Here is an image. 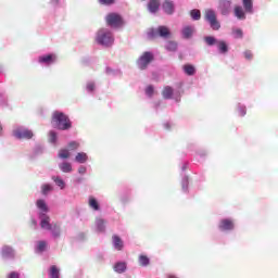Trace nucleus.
<instances>
[{
	"mask_svg": "<svg viewBox=\"0 0 278 278\" xmlns=\"http://www.w3.org/2000/svg\"><path fill=\"white\" fill-rule=\"evenodd\" d=\"M52 127L59 131H68L73 129V122L66 113L56 110L52 113Z\"/></svg>",
	"mask_w": 278,
	"mask_h": 278,
	"instance_id": "f257e3e1",
	"label": "nucleus"
},
{
	"mask_svg": "<svg viewBox=\"0 0 278 278\" xmlns=\"http://www.w3.org/2000/svg\"><path fill=\"white\" fill-rule=\"evenodd\" d=\"M96 42L100 47H112L114 45V33L110 28H100L96 34Z\"/></svg>",
	"mask_w": 278,
	"mask_h": 278,
	"instance_id": "f03ea898",
	"label": "nucleus"
},
{
	"mask_svg": "<svg viewBox=\"0 0 278 278\" xmlns=\"http://www.w3.org/2000/svg\"><path fill=\"white\" fill-rule=\"evenodd\" d=\"M204 42L207 47H214L216 45L217 51L220 55H227V53H229V43L225 40H218L214 36H205Z\"/></svg>",
	"mask_w": 278,
	"mask_h": 278,
	"instance_id": "7ed1b4c3",
	"label": "nucleus"
},
{
	"mask_svg": "<svg viewBox=\"0 0 278 278\" xmlns=\"http://www.w3.org/2000/svg\"><path fill=\"white\" fill-rule=\"evenodd\" d=\"M170 28L165 25H160L159 27L149 28L147 36L149 40H153L155 38H163L164 40H168L170 38Z\"/></svg>",
	"mask_w": 278,
	"mask_h": 278,
	"instance_id": "20e7f679",
	"label": "nucleus"
},
{
	"mask_svg": "<svg viewBox=\"0 0 278 278\" xmlns=\"http://www.w3.org/2000/svg\"><path fill=\"white\" fill-rule=\"evenodd\" d=\"M12 136L15 140H31L34 131L25 126H15Z\"/></svg>",
	"mask_w": 278,
	"mask_h": 278,
	"instance_id": "39448f33",
	"label": "nucleus"
},
{
	"mask_svg": "<svg viewBox=\"0 0 278 278\" xmlns=\"http://www.w3.org/2000/svg\"><path fill=\"white\" fill-rule=\"evenodd\" d=\"M204 21L210 25L213 31H218V29H220V22L218 21V16L214 9H207L205 11Z\"/></svg>",
	"mask_w": 278,
	"mask_h": 278,
	"instance_id": "423d86ee",
	"label": "nucleus"
},
{
	"mask_svg": "<svg viewBox=\"0 0 278 278\" xmlns=\"http://www.w3.org/2000/svg\"><path fill=\"white\" fill-rule=\"evenodd\" d=\"M189 164L190 163H188V162H182V165H181L180 186H181V192H184V194H189V192H190V176H188L186 174V170H188Z\"/></svg>",
	"mask_w": 278,
	"mask_h": 278,
	"instance_id": "0eeeda50",
	"label": "nucleus"
},
{
	"mask_svg": "<svg viewBox=\"0 0 278 278\" xmlns=\"http://www.w3.org/2000/svg\"><path fill=\"white\" fill-rule=\"evenodd\" d=\"M155 60V55L151 51H146L137 60L136 64L139 71H147L149 68V64Z\"/></svg>",
	"mask_w": 278,
	"mask_h": 278,
	"instance_id": "6e6552de",
	"label": "nucleus"
},
{
	"mask_svg": "<svg viewBox=\"0 0 278 278\" xmlns=\"http://www.w3.org/2000/svg\"><path fill=\"white\" fill-rule=\"evenodd\" d=\"M217 12L220 16H229L233 12V1L231 0H218Z\"/></svg>",
	"mask_w": 278,
	"mask_h": 278,
	"instance_id": "1a4fd4ad",
	"label": "nucleus"
},
{
	"mask_svg": "<svg viewBox=\"0 0 278 278\" xmlns=\"http://www.w3.org/2000/svg\"><path fill=\"white\" fill-rule=\"evenodd\" d=\"M217 229L222 233H231V231L236 229V222H233V218H230V217L222 218L218 222Z\"/></svg>",
	"mask_w": 278,
	"mask_h": 278,
	"instance_id": "9d476101",
	"label": "nucleus"
},
{
	"mask_svg": "<svg viewBox=\"0 0 278 278\" xmlns=\"http://www.w3.org/2000/svg\"><path fill=\"white\" fill-rule=\"evenodd\" d=\"M0 257L3 262H14V260H16V250L12 245H2L0 249Z\"/></svg>",
	"mask_w": 278,
	"mask_h": 278,
	"instance_id": "9b49d317",
	"label": "nucleus"
},
{
	"mask_svg": "<svg viewBox=\"0 0 278 278\" xmlns=\"http://www.w3.org/2000/svg\"><path fill=\"white\" fill-rule=\"evenodd\" d=\"M105 21L109 27H114V28L123 27L125 23L123 21V16H121V14L118 13H109L105 17Z\"/></svg>",
	"mask_w": 278,
	"mask_h": 278,
	"instance_id": "f8f14e48",
	"label": "nucleus"
},
{
	"mask_svg": "<svg viewBox=\"0 0 278 278\" xmlns=\"http://www.w3.org/2000/svg\"><path fill=\"white\" fill-rule=\"evenodd\" d=\"M58 62V55L55 53H47L38 56V64L41 66H53Z\"/></svg>",
	"mask_w": 278,
	"mask_h": 278,
	"instance_id": "ddd939ff",
	"label": "nucleus"
},
{
	"mask_svg": "<svg viewBox=\"0 0 278 278\" xmlns=\"http://www.w3.org/2000/svg\"><path fill=\"white\" fill-rule=\"evenodd\" d=\"M164 14L167 16H173L175 14L177 7L175 5V1L173 0H164L162 5H161Z\"/></svg>",
	"mask_w": 278,
	"mask_h": 278,
	"instance_id": "4468645a",
	"label": "nucleus"
},
{
	"mask_svg": "<svg viewBox=\"0 0 278 278\" xmlns=\"http://www.w3.org/2000/svg\"><path fill=\"white\" fill-rule=\"evenodd\" d=\"M38 218L40 220L39 225L41 229H43L45 231L51 229V226L53 224H51V217H49L47 213H38Z\"/></svg>",
	"mask_w": 278,
	"mask_h": 278,
	"instance_id": "2eb2a0df",
	"label": "nucleus"
},
{
	"mask_svg": "<svg viewBox=\"0 0 278 278\" xmlns=\"http://www.w3.org/2000/svg\"><path fill=\"white\" fill-rule=\"evenodd\" d=\"M247 10L242 5H235L233 15L238 21H247Z\"/></svg>",
	"mask_w": 278,
	"mask_h": 278,
	"instance_id": "dca6fc26",
	"label": "nucleus"
},
{
	"mask_svg": "<svg viewBox=\"0 0 278 278\" xmlns=\"http://www.w3.org/2000/svg\"><path fill=\"white\" fill-rule=\"evenodd\" d=\"M113 270L117 275H123L124 273H127V262L125 261H117L113 265Z\"/></svg>",
	"mask_w": 278,
	"mask_h": 278,
	"instance_id": "f3484780",
	"label": "nucleus"
},
{
	"mask_svg": "<svg viewBox=\"0 0 278 278\" xmlns=\"http://www.w3.org/2000/svg\"><path fill=\"white\" fill-rule=\"evenodd\" d=\"M112 243H113V249L115 251H123V249H125V242L118 235H113Z\"/></svg>",
	"mask_w": 278,
	"mask_h": 278,
	"instance_id": "a211bd4d",
	"label": "nucleus"
},
{
	"mask_svg": "<svg viewBox=\"0 0 278 278\" xmlns=\"http://www.w3.org/2000/svg\"><path fill=\"white\" fill-rule=\"evenodd\" d=\"M47 231H50V233H51L52 238H54V240H58V238H60V236H62V228L58 224H52L50 226V228L47 229Z\"/></svg>",
	"mask_w": 278,
	"mask_h": 278,
	"instance_id": "6ab92c4d",
	"label": "nucleus"
},
{
	"mask_svg": "<svg viewBox=\"0 0 278 278\" xmlns=\"http://www.w3.org/2000/svg\"><path fill=\"white\" fill-rule=\"evenodd\" d=\"M36 206L39 211V214H49V205H47V201L43 199H38L36 201Z\"/></svg>",
	"mask_w": 278,
	"mask_h": 278,
	"instance_id": "aec40b11",
	"label": "nucleus"
},
{
	"mask_svg": "<svg viewBox=\"0 0 278 278\" xmlns=\"http://www.w3.org/2000/svg\"><path fill=\"white\" fill-rule=\"evenodd\" d=\"M148 12L150 14H157L160 12V0H150L148 2Z\"/></svg>",
	"mask_w": 278,
	"mask_h": 278,
	"instance_id": "412c9836",
	"label": "nucleus"
},
{
	"mask_svg": "<svg viewBox=\"0 0 278 278\" xmlns=\"http://www.w3.org/2000/svg\"><path fill=\"white\" fill-rule=\"evenodd\" d=\"M88 205L93 212H101V204L99 203V200L97 198L90 195L88 199Z\"/></svg>",
	"mask_w": 278,
	"mask_h": 278,
	"instance_id": "4be33fe9",
	"label": "nucleus"
},
{
	"mask_svg": "<svg viewBox=\"0 0 278 278\" xmlns=\"http://www.w3.org/2000/svg\"><path fill=\"white\" fill-rule=\"evenodd\" d=\"M45 153V147L37 144L33 149V152L29 154V160H36V157L42 155Z\"/></svg>",
	"mask_w": 278,
	"mask_h": 278,
	"instance_id": "5701e85b",
	"label": "nucleus"
},
{
	"mask_svg": "<svg viewBox=\"0 0 278 278\" xmlns=\"http://www.w3.org/2000/svg\"><path fill=\"white\" fill-rule=\"evenodd\" d=\"M182 71L185 73V75H188V77H192L194 75H197V67H194V65L187 63L182 66Z\"/></svg>",
	"mask_w": 278,
	"mask_h": 278,
	"instance_id": "b1692460",
	"label": "nucleus"
},
{
	"mask_svg": "<svg viewBox=\"0 0 278 278\" xmlns=\"http://www.w3.org/2000/svg\"><path fill=\"white\" fill-rule=\"evenodd\" d=\"M193 34H194V29L192 28V26H185L181 29V36L185 40H190Z\"/></svg>",
	"mask_w": 278,
	"mask_h": 278,
	"instance_id": "393cba45",
	"label": "nucleus"
},
{
	"mask_svg": "<svg viewBox=\"0 0 278 278\" xmlns=\"http://www.w3.org/2000/svg\"><path fill=\"white\" fill-rule=\"evenodd\" d=\"M105 74L110 77H123V71H121L119 68L114 70L110 66L105 67Z\"/></svg>",
	"mask_w": 278,
	"mask_h": 278,
	"instance_id": "a878e982",
	"label": "nucleus"
},
{
	"mask_svg": "<svg viewBox=\"0 0 278 278\" xmlns=\"http://www.w3.org/2000/svg\"><path fill=\"white\" fill-rule=\"evenodd\" d=\"M59 169L61 173H73V164L67 161H63L62 163H59Z\"/></svg>",
	"mask_w": 278,
	"mask_h": 278,
	"instance_id": "bb28decb",
	"label": "nucleus"
},
{
	"mask_svg": "<svg viewBox=\"0 0 278 278\" xmlns=\"http://www.w3.org/2000/svg\"><path fill=\"white\" fill-rule=\"evenodd\" d=\"M96 229L98 233H105V219L97 217L96 218Z\"/></svg>",
	"mask_w": 278,
	"mask_h": 278,
	"instance_id": "cd10ccee",
	"label": "nucleus"
},
{
	"mask_svg": "<svg viewBox=\"0 0 278 278\" xmlns=\"http://www.w3.org/2000/svg\"><path fill=\"white\" fill-rule=\"evenodd\" d=\"M242 7L245 10L247 14L255 13V10L253 9V0H242Z\"/></svg>",
	"mask_w": 278,
	"mask_h": 278,
	"instance_id": "c85d7f7f",
	"label": "nucleus"
},
{
	"mask_svg": "<svg viewBox=\"0 0 278 278\" xmlns=\"http://www.w3.org/2000/svg\"><path fill=\"white\" fill-rule=\"evenodd\" d=\"M51 179L60 190H64L66 188V181H64L62 177L52 176Z\"/></svg>",
	"mask_w": 278,
	"mask_h": 278,
	"instance_id": "c756f323",
	"label": "nucleus"
},
{
	"mask_svg": "<svg viewBox=\"0 0 278 278\" xmlns=\"http://www.w3.org/2000/svg\"><path fill=\"white\" fill-rule=\"evenodd\" d=\"M85 90L88 94H94V90H97V83H94V80H88L86 83Z\"/></svg>",
	"mask_w": 278,
	"mask_h": 278,
	"instance_id": "7c9ffc66",
	"label": "nucleus"
},
{
	"mask_svg": "<svg viewBox=\"0 0 278 278\" xmlns=\"http://www.w3.org/2000/svg\"><path fill=\"white\" fill-rule=\"evenodd\" d=\"M75 162L77 164H86L88 162V154L86 152H78L75 155Z\"/></svg>",
	"mask_w": 278,
	"mask_h": 278,
	"instance_id": "2f4dec72",
	"label": "nucleus"
},
{
	"mask_svg": "<svg viewBox=\"0 0 278 278\" xmlns=\"http://www.w3.org/2000/svg\"><path fill=\"white\" fill-rule=\"evenodd\" d=\"M119 201L123 205H127L129 201H131V192L130 191H124L119 194Z\"/></svg>",
	"mask_w": 278,
	"mask_h": 278,
	"instance_id": "473e14b6",
	"label": "nucleus"
},
{
	"mask_svg": "<svg viewBox=\"0 0 278 278\" xmlns=\"http://www.w3.org/2000/svg\"><path fill=\"white\" fill-rule=\"evenodd\" d=\"M48 142H50V144H53V147L58 146V131H55V130H50L49 131Z\"/></svg>",
	"mask_w": 278,
	"mask_h": 278,
	"instance_id": "72a5a7b5",
	"label": "nucleus"
},
{
	"mask_svg": "<svg viewBox=\"0 0 278 278\" xmlns=\"http://www.w3.org/2000/svg\"><path fill=\"white\" fill-rule=\"evenodd\" d=\"M35 251L36 253H45V251H47V241L45 240L37 241L35 245Z\"/></svg>",
	"mask_w": 278,
	"mask_h": 278,
	"instance_id": "f704fd0d",
	"label": "nucleus"
},
{
	"mask_svg": "<svg viewBox=\"0 0 278 278\" xmlns=\"http://www.w3.org/2000/svg\"><path fill=\"white\" fill-rule=\"evenodd\" d=\"M174 92L175 91L173 90V87H170V86L164 87L163 92H162L163 99H166V100L173 99Z\"/></svg>",
	"mask_w": 278,
	"mask_h": 278,
	"instance_id": "c9c22d12",
	"label": "nucleus"
},
{
	"mask_svg": "<svg viewBox=\"0 0 278 278\" xmlns=\"http://www.w3.org/2000/svg\"><path fill=\"white\" fill-rule=\"evenodd\" d=\"M179 45L176 41H167L165 45L166 51H169L172 53H175L177 51Z\"/></svg>",
	"mask_w": 278,
	"mask_h": 278,
	"instance_id": "e433bc0d",
	"label": "nucleus"
},
{
	"mask_svg": "<svg viewBox=\"0 0 278 278\" xmlns=\"http://www.w3.org/2000/svg\"><path fill=\"white\" fill-rule=\"evenodd\" d=\"M49 277L50 278H60V268H58V266H55V265L50 266Z\"/></svg>",
	"mask_w": 278,
	"mask_h": 278,
	"instance_id": "4c0bfd02",
	"label": "nucleus"
},
{
	"mask_svg": "<svg viewBox=\"0 0 278 278\" xmlns=\"http://www.w3.org/2000/svg\"><path fill=\"white\" fill-rule=\"evenodd\" d=\"M232 37L236 40H241V38H244V31H242V28H232Z\"/></svg>",
	"mask_w": 278,
	"mask_h": 278,
	"instance_id": "58836bf2",
	"label": "nucleus"
},
{
	"mask_svg": "<svg viewBox=\"0 0 278 278\" xmlns=\"http://www.w3.org/2000/svg\"><path fill=\"white\" fill-rule=\"evenodd\" d=\"M49 192H53V185L43 184L41 186V194H43V197H47V194H49Z\"/></svg>",
	"mask_w": 278,
	"mask_h": 278,
	"instance_id": "ea45409f",
	"label": "nucleus"
},
{
	"mask_svg": "<svg viewBox=\"0 0 278 278\" xmlns=\"http://www.w3.org/2000/svg\"><path fill=\"white\" fill-rule=\"evenodd\" d=\"M139 264L140 266L147 267L149 264H151V258L149 256L141 254L139 256Z\"/></svg>",
	"mask_w": 278,
	"mask_h": 278,
	"instance_id": "a19ab883",
	"label": "nucleus"
},
{
	"mask_svg": "<svg viewBox=\"0 0 278 278\" xmlns=\"http://www.w3.org/2000/svg\"><path fill=\"white\" fill-rule=\"evenodd\" d=\"M190 17L193 21H201V10L199 9H193L190 11Z\"/></svg>",
	"mask_w": 278,
	"mask_h": 278,
	"instance_id": "79ce46f5",
	"label": "nucleus"
},
{
	"mask_svg": "<svg viewBox=\"0 0 278 278\" xmlns=\"http://www.w3.org/2000/svg\"><path fill=\"white\" fill-rule=\"evenodd\" d=\"M0 105L8 108V94H5V91H0Z\"/></svg>",
	"mask_w": 278,
	"mask_h": 278,
	"instance_id": "37998d69",
	"label": "nucleus"
},
{
	"mask_svg": "<svg viewBox=\"0 0 278 278\" xmlns=\"http://www.w3.org/2000/svg\"><path fill=\"white\" fill-rule=\"evenodd\" d=\"M237 112L239 114V116H247V105L242 104V103H238L237 104Z\"/></svg>",
	"mask_w": 278,
	"mask_h": 278,
	"instance_id": "c03bdc74",
	"label": "nucleus"
},
{
	"mask_svg": "<svg viewBox=\"0 0 278 278\" xmlns=\"http://www.w3.org/2000/svg\"><path fill=\"white\" fill-rule=\"evenodd\" d=\"M59 157L60 160H68V157H71V152L67 149H61L59 151Z\"/></svg>",
	"mask_w": 278,
	"mask_h": 278,
	"instance_id": "a18cd8bd",
	"label": "nucleus"
},
{
	"mask_svg": "<svg viewBox=\"0 0 278 278\" xmlns=\"http://www.w3.org/2000/svg\"><path fill=\"white\" fill-rule=\"evenodd\" d=\"M67 148L70 151H76V149H79V143L77 141H70Z\"/></svg>",
	"mask_w": 278,
	"mask_h": 278,
	"instance_id": "49530a36",
	"label": "nucleus"
},
{
	"mask_svg": "<svg viewBox=\"0 0 278 278\" xmlns=\"http://www.w3.org/2000/svg\"><path fill=\"white\" fill-rule=\"evenodd\" d=\"M155 92V88L153 87V85H149L146 88V94L147 97H153V93Z\"/></svg>",
	"mask_w": 278,
	"mask_h": 278,
	"instance_id": "de8ad7c7",
	"label": "nucleus"
},
{
	"mask_svg": "<svg viewBox=\"0 0 278 278\" xmlns=\"http://www.w3.org/2000/svg\"><path fill=\"white\" fill-rule=\"evenodd\" d=\"M243 58H245V60H248L249 62H251V60H253V52L251 50H245L243 52Z\"/></svg>",
	"mask_w": 278,
	"mask_h": 278,
	"instance_id": "09e8293b",
	"label": "nucleus"
},
{
	"mask_svg": "<svg viewBox=\"0 0 278 278\" xmlns=\"http://www.w3.org/2000/svg\"><path fill=\"white\" fill-rule=\"evenodd\" d=\"M99 3H101V5H114L116 0H99Z\"/></svg>",
	"mask_w": 278,
	"mask_h": 278,
	"instance_id": "8fccbe9b",
	"label": "nucleus"
},
{
	"mask_svg": "<svg viewBox=\"0 0 278 278\" xmlns=\"http://www.w3.org/2000/svg\"><path fill=\"white\" fill-rule=\"evenodd\" d=\"M197 154L199 157H201V160H205V157H207V150H199Z\"/></svg>",
	"mask_w": 278,
	"mask_h": 278,
	"instance_id": "3c124183",
	"label": "nucleus"
},
{
	"mask_svg": "<svg viewBox=\"0 0 278 278\" xmlns=\"http://www.w3.org/2000/svg\"><path fill=\"white\" fill-rule=\"evenodd\" d=\"M86 173H88V167H86L85 165H80L78 167V175H86Z\"/></svg>",
	"mask_w": 278,
	"mask_h": 278,
	"instance_id": "603ef678",
	"label": "nucleus"
},
{
	"mask_svg": "<svg viewBox=\"0 0 278 278\" xmlns=\"http://www.w3.org/2000/svg\"><path fill=\"white\" fill-rule=\"evenodd\" d=\"M8 278H21V273L11 271V273H9Z\"/></svg>",
	"mask_w": 278,
	"mask_h": 278,
	"instance_id": "864d4df0",
	"label": "nucleus"
},
{
	"mask_svg": "<svg viewBox=\"0 0 278 278\" xmlns=\"http://www.w3.org/2000/svg\"><path fill=\"white\" fill-rule=\"evenodd\" d=\"M31 228L33 229H38V220H36V218L31 219Z\"/></svg>",
	"mask_w": 278,
	"mask_h": 278,
	"instance_id": "5fc2aeb1",
	"label": "nucleus"
},
{
	"mask_svg": "<svg viewBox=\"0 0 278 278\" xmlns=\"http://www.w3.org/2000/svg\"><path fill=\"white\" fill-rule=\"evenodd\" d=\"M83 64H85L86 66H88V64H90V58H85V59H83Z\"/></svg>",
	"mask_w": 278,
	"mask_h": 278,
	"instance_id": "6e6d98bb",
	"label": "nucleus"
},
{
	"mask_svg": "<svg viewBox=\"0 0 278 278\" xmlns=\"http://www.w3.org/2000/svg\"><path fill=\"white\" fill-rule=\"evenodd\" d=\"M74 182L84 184V178L83 177L75 178Z\"/></svg>",
	"mask_w": 278,
	"mask_h": 278,
	"instance_id": "4d7b16f0",
	"label": "nucleus"
},
{
	"mask_svg": "<svg viewBox=\"0 0 278 278\" xmlns=\"http://www.w3.org/2000/svg\"><path fill=\"white\" fill-rule=\"evenodd\" d=\"M163 127H164V129H170V123H165V124H163Z\"/></svg>",
	"mask_w": 278,
	"mask_h": 278,
	"instance_id": "13d9d810",
	"label": "nucleus"
},
{
	"mask_svg": "<svg viewBox=\"0 0 278 278\" xmlns=\"http://www.w3.org/2000/svg\"><path fill=\"white\" fill-rule=\"evenodd\" d=\"M78 238H79V240H84V238H86V233L80 232V233L78 235Z\"/></svg>",
	"mask_w": 278,
	"mask_h": 278,
	"instance_id": "bf43d9fd",
	"label": "nucleus"
},
{
	"mask_svg": "<svg viewBox=\"0 0 278 278\" xmlns=\"http://www.w3.org/2000/svg\"><path fill=\"white\" fill-rule=\"evenodd\" d=\"M187 149H189V151H192V149H194V144H193V143H189V144L187 146Z\"/></svg>",
	"mask_w": 278,
	"mask_h": 278,
	"instance_id": "052dcab7",
	"label": "nucleus"
},
{
	"mask_svg": "<svg viewBox=\"0 0 278 278\" xmlns=\"http://www.w3.org/2000/svg\"><path fill=\"white\" fill-rule=\"evenodd\" d=\"M1 136H3V126H1V124H0V138H1Z\"/></svg>",
	"mask_w": 278,
	"mask_h": 278,
	"instance_id": "680f3d73",
	"label": "nucleus"
},
{
	"mask_svg": "<svg viewBox=\"0 0 278 278\" xmlns=\"http://www.w3.org/2000/svg\"><path fill=\"white\" fill-rule=\"evenodd\" d=\"M154 108H155V110H156V112H157V110H159V108H160V102H156V103L154 104Z\"/></svg>",
	"mask_w": 278,
	"mask_h": 278,
	"instance_id": "e2e57ef3",
	"label": "nucleus"
},
{
	"mask_svg": "<svg viewBox=\"0 0 278 278\" xmlns=\"http://www.w3.org/2000/svg\"><path fill=\"white\" fill-rule=\"evenodd\" d=\"M51 3H52L53 5H55V4L60 3V1H58V0H51Z\"/></svg>",
	"mask_w": 278,
	"mask_h": 278,
	"instance_id": "0e129e2a",
	"label": "nucleus"
},
{
	"mask_svg": "<svg viewBox=\"0 0 278 278\" xmlns=\"http://www.w3.org/2000/svg\"><path fill=\"white\" fill-rule=\"evenodd\" d=\"M4 71L5 70L0 65V75H3Z\"/></svg>",
	"mask_w": 278,
	"mask_h": 278,
	"instance_id": "69168bd1",
	"label": "nucleus"
}]
</instances>
